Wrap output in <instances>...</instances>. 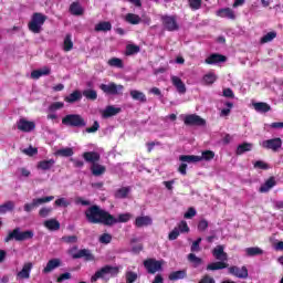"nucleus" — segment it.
<instances>
[{"label": "nucleus", "instance_id": "54", "mask_svg": "<svg viewBox=\"0 0 283 283\" xmlns=\"http://www.w3.org/2000/svg\"><path fill=\"white\" fill-rule=\"evenodd\" d=\"M54 205H55V207H64V208H66V207H70L72 205V202L70 200H67V199L62 197V198L56 199L54 201Z\"/></svg>", "mask_w": 283, "mask_h": 283}, {"label": "nucleus", "instance_id": "30", "mask_svg": "<svg viewBox=\"0 0 283 283\" xmlns=\"http://www.w3.org/2000/svg\"><path fill=\"white\" fill-rule=\"evenodd\" d=\"M130 96L133 101H139V103H147V96L145 95V93L140 91H136V90L130 91Z\"/></svg>", "mask_w": 283, "mask_h": 283}, {"label": "nucleus", "instance_id": "41", "mask_svg": "<svg viewBox=\"0 0 283 283\" xmlns=\"http://www.w3.org/2000/svg\"><path fill=\"white\" fill-rule=\"evenodd\" d=\"M74 48V42H72V34H66L63 41L64 52H70Z\"/></svg>", "mask_w": 283, "mask_h": 283}, {"label": "nucleus", "instance_id": "53", "mask_svg": "<svg viewBox=\"0 0 283 283\" xmlns=\"http://www.w3.org/2000/svg\"><path fill=\"white\" fill-rule=\"evenodd\" d=\"M63 107H65L63 102H54L49 106V112H59V109H63Z\"/></svg>", "mask_w": 283, "mask_h": 283}, {"label": "nucleus", "instance_id": "22", "mask_svg": "<svg viewBox=\"0 0 283 283\" xmlns=\"http://www.w3.org/2000/svg\"><path fill=\"white\" fill-rule=\"evenodd\" d=\"M122 108L116 106H107L103 112L102 116L103 118H112V116H116L117 114H120Z\"/></svg>", "mask_w": 283, "mask_h": 283}, {"label": "nucleus", "instance_id": "25", "mask_svg": "<svg viewBox=\"0 0 283 283\" xmlns=\"http://www.w3.org/2000/svg\"><path fill=\"white\" fill-rule=\"evenodd\" d=\"M212 255L216 258V260H221V262L227 260V253L224 252V247L222 245H217L212 251Z\"/></svg>", "mask_w": 283, "mask_h": 283}, {"label": "nucleus", "instance_id": "39", "mask_svg": "<svg viewBox=\"0 0 283 283\" xmlns=\"http://www.w3.org/2000/svg\"><path fill=\"white\" fill-rule=\"evenodd\" d=\"M107 65L109 67H117L118 70H123L125 67V64H123V60L119 57H112L107 61Z\"/></svg>", "mask_w": 283, "mask_h": 283}, {"label": "nucleus", "instance_id": "63", "mask_svg": "<svg viewBox=\"0 0 283 283\" xmlns=\"http://www.w3.org/2000/svg\"><path fill=\"white\" fill-rule=\"evenodd\" d=\"M199 283H216V280L209 275H205Z\"/></svg>", "mask_w": 283, "mask_h": 283}, {"label": "nucleus", "instance_id": "9", "mask_svg": "<svg viewBox=\"0 0 283 283\" xmlns=\"http://www.w3.org/2000/svg\"><path fill=\"white\" fill-rule=\"evenodd\" d=\"M261 147H263V149H271L272 151H277L279 149H282V138L276 137L263 140L261 143Z\"/></svg>", "mask_w": 283, "mask_h": 283}, {"label": "nucleus", "instance_id": "32", "mask_svg": "<svg viewBox=\"0 0 283 283\" xmlns=\"http://www.w3.org/2000/svg\"><path fill=\"white\" fill-rule=\"evenodd\" d=\"M130 192H132L130 187H122L115 191V198L117 199L127 198V196H129Z\"/></svg>", "mask_w": 283, "mask_h": 283}, {"label": "nucleus", "instance_id": "6", "mask_svg": "<svg viewBox=\"0 0 283 283\" xmlns=\"http://www.w3.org/2000/svg\"><path fill=\"white\" fill-rule=\"evenodd\" d=\"M163 264H165V261L163 260L147 259L144 261V266L150 275H155V273L163 271Z\"/></svg>", "mask_w": 283, "mask_h": 283}, {"label": "nucleus", "instance_id": "56", "mask_svg": "<svg viewBox=\"0 0 283 283\" xmlns=\"http://www.w3.org/2000/svg\"><path fill=\"white\" fill-rule=\"evenodd\" d=\"M200 242H202V238H198L191 245L190 251L192 253H198L200 251Z\"/></svg>", "mask_w": 283, "mask_h": 283}, {"label": "nucleus", "instance_id": "19", "mask_svg": "<svg viewBox=\"0 0 283 283\" xmlns=\"http://www.w3.org/2000/svg\"><path fill=\"white\" fill-rule=\"evenodd\" d=\"M51 72H52V69L50 66H43L39 70H34L31 73V78H34L36 81L41 78V76H50Z\"/></svg>", "mask_w": 283, "mask_h": 283}, {"label": "nucleus", "instance_id": "61", "mask_svg": "<svg viewBox=\"0 0 283 283\" xmlns=\"http://www.w3.org/2000/svg\"><path fill=\"white\" fill-rule=\"evenodd\" d=\"M254 167H255V169H269V164H266L262 160H258L254 163Z\"/></svg>", "mask_w": 283, "mask_h": 283}, {"label": "nucleus", "instance_id": "14", "mask_svg": "<svg viewBox=\"0 0 283 283\" xmlns=\"http://www.w3.org/2000/svg\"><path fill=\"white\" fill-rule=\"evenodd\" d=\"M36 127V124L34 122H30L25 118H21L20 120L17 122V128L20 132H33V129Z\"/></svg>", "mask_w": 283, "mask_h": 283}, {"label": "nucleus", "instance_id": "59", "mask_svg": "<svg viewBox=\"0 0 283 283\" xmlns=\"http://www.w3.org/2000/svg\"><path fill=\"white\" fill-rule=\"evenodd\" d=\"M178 235H180V230L175 228L169 234L168 240H178Z\"/></svg>", "mask_w": 283, "mask_h": 283}, {"label": "nucleus", "instance_id": "7", "mask_svg": "<svg viewBox=\"0 0 283 283\" xmlns=\"http://www.w3.org/2000/svg\"><path fill=\"white\" fill-rule=\"evenodd\" d=\"M63 125H69L70 127H85L87 123H85V119L78 114H70L66 115L62 119Z\"/></svg>", "mask_w": 283, "mask_h": 283}, {"label": "nucleus", "instance_id": "64", "mask_svg": "<svg viewBox=\"0 0 283 283\" xmlns=\"http://www.w3.org/2000/svg\"><path fill=\"white\" fill-rule=\"evenodd\" d=\"M270 127L272 129H283V122H274V123L270 124Z\"/></svg>", "mask_w": 283, "mask_h": 283}, {"label": "nucleus", "instance_id": "28", "mask_svg": "<svg viewBox=\"0 0 283 283\" xmlns=\"http://www.w3.org/2000/svg\"><path fill=\"white\" fill-rule=\"evenodd\" d=\"M45 229H49V231H59L61 229V223L56 219H49L44 221Z\"/></svg>", "mask_w": 283, "mask_h": 283}, {"label": "nucleus", "instance_id": "47", "mask_svg": "<svg viewBox=\"0 0 283 283\" xmlns=\"http://www.w3.org/2000/svg\"><path fill=\"white\" fill-rule=\"evenodd\" d=\"M188 6L192 11L200 10L202 8V0H188Z\"/></svg>", "mask_w": 283, "mask_h": 283}, {"label": "nucleus", "instance_id": "18", "mask_svg": "<svg viewBox=\"0 0 283 283\" xmlns=\"http://www.w3.org/2000/svg\"><path fill=\"white\" fill-rule=\"evenodd\" d=\"M153 223H154V220L149 216H142L135 219V227H137L138 229L143 227H149Z\"/></svg>", "mask_w": 283, "mask_h": 283}, {"label": "nucleus", "instance_id": "44", "mask_svg": "<svg viewBox=\"0 0 283 283\" xmlns=\"http://www.w3.org/2000/svg\"><path fill=\"white\" fill-rule=\"evenodd\" d=\"M57 156H63L64 158H70L74 156V150L71 147L61 148L56 151Z\"/></svg>", "mask_w": 283, "mask_h": 283}, {"label": "nucleus", "instance_id": "40", "mask_svg": "<svg viewBox=\"0 0 283 283\" xmlns=\"http://www.w3.org/2000/svg\"><path fill=\"white\" fill-rule=\"evenodd\" d=\"M54 200V196H49V197H42V198H35L32 200L34 207H41V205H45L48 202H52Z\"/></svg>", "mask_w": 283, "mask_h": 283}, {"label": "nucleus", "instance_id": "8", "mask_svg": "<svg viewBox=\"0 0 283 283\" xmlns=\"http://www.w3.org/2000/svg\"><path fill=\"white\" fill-rule=\"evenodd\" d=\"M69 253L73 260H80L81 258H83L86 262H94L95 260L94 254H92V251L88 249L77 250L76 248H73Z\"/></svg>", "mask_w": 283, "mask_h": 283}, {"label": "nucleus", "instance_id": "26", "mask_svg": "<svg viewBox=\"0 0 283 283\" xmlns=\"http://www.w3.org/2000/svg\"><path fill=\"white\" fill-rule=\"evenodd\" d=\"M218 81V75L213 72H209L203 77L201 78V84L202 85H213Z\"/></svg>", "mask_w": 283, "mask_h": 283}, {"label": "nucleus", "instance_id": "4", "mask_svg": "<svg viewBox=\"0 0 283 283\" xmlns=\"http://www.w3.org/2000/svg\"><path fill=\"white\" fill-rule=\"evenodd\" d=\"M33 238L34 232L32 230H27L22 232L20 228H15L13 231L9 232V234L4 239V242H10V240L23 242L24 240H32Z\"/></svg>", "mask_w": 283, "mask_h": 283}, {"label": "nucleus", "instance_id": "51", "mask_svg": "<svg viewBox=\"0 0 283 283\" xmlns=\"http://www.w3.org/2000/svg\"><path fill=\"white\" fill-rule=\"evenodd\" d=\"M188 260H189V262H191V264H193L195 268H198V266H200V264H202V259L198 258L193 253H190L188 255Z\"/></svg>", "mask_w": 283, "mask_h": 283}, {"label": "nucleus", "instance_id": "58", "mask_svg": "<svg viewBox=\"0 0 283 283\" xmlns=\"http://www.w3.org/2000/svg\"><path fill=\"white\" fill-rule=\"evenodd\" d=\"M177 229H179L180 233H189V226L187 224V221H181Z\"/></svg>", "mask_w": 283, "mask_h": 283}, {"label": "nucleus", "instance_id": "2", "mask_svg": "<svg viewBox=\"0 0 283 283\" xmlns=\"http://www.w3.org/2000/svg\"><path fill=\"white\" fill-rule=\"evenodd\" d=\"M118 273H120V268L105 265L95 272V274L91 277V282L94 283L97 282V280H109L111 277L116 276Z\"/></svg>", "mask_w": 283, "mask_h": 283}, {"label": "nucleus", "instance_id": "48", "mask_svg": "<svg viewBox=\"0 0 283 283\" xmlns=\"http://www.w3.org/2000/svg\"><path fill=\"white\" fill-rule=\"evenodd\" d=\"M275 36H277V33L275 31H271L261 38V43H271Z\"/></svg>", "mask_w": 283, "mask_h": 283}, {"label": "nucleus", "instance_id": "38", "mask_svg": "<svg viewBox=\"0 0 283 283\" xmlns=\"http://www.w3.org/2000/svg\"><path fill=\"white\" fill-rule=\"evenodd\" d=\"M112 30V23L107 21L99 22L95 25V32H109Z\"/></svg>", "mask_w": 283, "mask_h": 283}, {"label": "nucleus", "instance_id": "23", "mask_svg": "<svg viewBox=\"0 0 283 283\" xmlns=\"http://www.w3.org/2000/svg\"><path fill=\"white\" fill-rule=\"evenodd\" d=\"M83 158L86 163H92V165L101 160V155L96 151H86L83 154Z\"/></svg>", "mask_w": 283, "mask_h": 283}, {"label": "nucleus", "instance_id": "37", "mask_svg": "<svg viewBox=\"0 0 283 283\" xmlns=\"http://www.w3.org/2000/svg\"><path fill=\"white\" fill-rule=\"evenodd\" d=\"M70 12H71V14H74L75 17H81V14H83L84 10H83V7H81V4L78 2H73L70 6Z\"/></svg>", "mask_w": 283, "mask_h": 283}, {"label": "nucleus", "instance_id": "31", "mask_svg": "<svg viewBox=\"0 0 283 283\" xmlns=\"http://www.w3.org/2000/svg\"><path fill=\"white\" fill-rule=\"evenodd\" d=\"M142 19L140 15L135 14V13H127L125 15V22L130 23V25H138L140 23Z\"/></svg>", "mask_w": 283, "mask_h": 283}, {"label": "nucleus", "instance_id": "43", "mask_svg": "<svg viewBox=\"0 0 283 283\" xmlns=\"http://www.w3.org/2000/svg\"><path fill=\"white\" fill-rule=\"evenodd\" d=\"M222 269H227V263L224 262H214V263H210L207 266L208 271H220Z\"/></svg>", "mask_w": 283, "mask_h": 283}, {"label": "nucleus", "instance_id": "12", "mask_svg": "<svg viewBox=\"0 0 283 283\" xmlns=\"http://www.w3.org/2000/svg\"><path fill=\"white\" fill-rule=\"evenodd\" d=\"M228 272L230 275H234V277H239L240 280H247V277H249V270L247 266H230Z\"/></svg>", "mask_w": 283, "mask_h": 283}, {"label": "nucleus", "instance_id": "46", "mask_svg": "<svg viewBox=\"0 0 283 283\" xmlns=\"http://www.w3.org/2000/svg\"><path fill=\"white\" fill-rule=\"evenodd\" d=\"M14 209L13 201H7L6 203L0 206V213H8V211H12Z\"/></svg>", "mask_w": 283, "mask_h": 283}, {"label": "nucleus", "instance_id": "20", "mask_svg": "<svg viewBox=\"0 0 283 283\" xmlns=\"http://www.w3.org/2000/svg\"><path fill=\"white\" fill-rule=\"evenodd\" d=\"M217 17H221V19H230L231 21H235V12L231 8H223L217 11Z\"/></svg>", "mask_w": 283, "mask_h": 283}, {"label": "nucleus", "instance_id": "57", "mask_svg": "<svg viewBox=\"0 0 283 283\" xmlns=\"http://www.w3.org/2000/svg\"><path fill=\"white\" fill-rule=\"evenodd\" d=\"M99 242L102 244H109L112 242V235L109 233H104L99 237Z\"/></svg>", "mask_w": 283, "mask_h": 283}, {"label": "nucleus", "instance_id": "34", "mask_svg": "<svg viewBox=\"0 0 283 283\" xmlns=\"http://www.w3.org/2000/svg\"><path fill=\"white\" fill-rule=\"evenodd\" d=\"M105 166L101 165V164H93L91 166V171L93 174V176H103V174H105Z\"/></svg>", "mask_w": 283, "mask_h": 283}, {"label": "nucleus", "instance_id": "1", "mask_svg": "<svg viewBox=\"0 0 283 283\" xmlns=\"http://www.w3.org/2000/svg\"><path fill=\"white\" fill-rule=\"evenodd\" d=\"M85 216L91 224H107L112 226L116 220L109 212L101 209L98 206H92L85 211Z\"/></svg>", "mask_w": 283, "mask_h": 283}, {"label": "nucleus", "instance_id": "49", "mask_svg": "<svg viewBox=\"0 0 283 283\" xmlns=\"http://www.w3.org/2000/svg\"><path fill=\"white\" fill-rule=\"evenodd\" d=\"M140 52V48L138 45L128 44L126 46L127 56H132V54H138Z\"/></svg>", "mask_w": 283, "mask_h": 283}, {"label": "nucleus", "instance_id": "21", "mask_svg": "<svg viewBox=\"0 0 283 283\" xmlns=\"http://www.w3.org/2000/svg\"><path fill=\"white\" fill-rule=\"evenodd\" d=\"M59 266H61V259H51L42 270V273L46 275L48 273H52L54 269H59Z\"/></svg>", "mask_w": 283, "mask_h": 283}, {"label": "nucleus", "instance_id": "10", "mask_svg": "<svg viewBox=\"0 0 283 283\" xmlns=\"http://www.w3.org/2000/svg\"><path fill=\"white\" fill-rule=\"evenodd\" d=\"M184 123L185 125H196L198 127H203V125H207V120L196 114L185 115Z\"/></svg>", "mask_w": 283, "mask_h": 283}, {"label": "nucleus", "instance_id": "5", "mask_svg": "<svg viewBox=\"0 0 283 283\" xmlns=\"http://www.w3.org/2000/svg\"><path fill=\"white\" fill-rule=\"evenodd\" d=\"M45 21H48V17H45V14L33 13L31 17V21L28 24L30 32H33V34H39Z\"/></svg>", "mask_w": 283, "mask_h": 283}, {"label": "nucleus", "instance_id": "42", "mask_svg": "<svg viewBox=\"0 0 283 283\" xmlns=\"http://www.w3.org/2000/svg\"><path fill=\"white\" fill-rule=\"evenodd\" d=\"M54 159L42 160L39 163L38 167L43 171H48V169H52V167H54Z\"/></svg>", "mask_w": 283, "mask_h": 283}, {"label": "nucleus", "instance_id": "35", "mask_svg": "<svg viewBox=\"0 0 283 283\" xmlns=\"http://www.w3.org/2000/svg\"><path fill=\"white\" fill-rule=\"evenodd\" d=\"M83 98V95L81 94V91H74L70 95H67L64 101L66 103H76V101H81Z\"/></svg>", "mask_w": 283, "mask_h": 283}, {"label": "nucleus", "instance_id": "60", "mask_svg": "<svg viewBox=\"0 0 283 283\" xmlns=\"http://www.w3.org/2000/svg\"><path fill=\"white\" fill-rule=\"evenodd\" d=\"M196 209L189 208L188 211L184 214V218H186V220H191V218L196 217Z\"/></svg>", "mask_w": 283, "mask_h": 283}, {"label": "nucleus", "instance_id": "36", "mask_svg": "<svg viewBox=\"0 0 283 283\" xmlns=\"http://www.w3.org/2000/svg\"><path fill=\"white\" fill-rule=\"evenodd\" d=\"M253 149V144L251 143H243L238 146L237 148V155L242 156V154H247V151H251Z\"/></svg>", "mask_w": 283, "mask_h": 283}, {"label": "nucleus", "instance_id": "50", "mask_svg": "<svg viewBox=\"0 0 283 283\" xmlns=\"http://www.w3.org/2000/svg\"><path fill=\"white\" fill-rule=\"evenodd\" d=\"M136 280H138V273L132 270L126 271V283H134Z\"/></svg>", "mask_w": 283, "mask_h": 283}, {"label": "nucleus", "instance_id": "45", "mask_svg": "<svg viewBox=\"0 0 283 283\" xmlns=\"http://www.w3.org/2000/svg\"><path fill=\"white\" fill-rule=\"evenodd\" d=\"M114 222L113 224H116L118 222H129V220H132V213L129 212H126V213H122V214H118V218H114Z\"/></svg>", "mask_w": 283, "mask_h": 283}, {"label": "nucleus", "instance_id": "24", "mask_svg": "<svg viewBox=\"0 0 283 283\" xmlns=\"http://www.w3.org/2000/svg\"><path fill=\"white\" fill-rule=\"evenodd\" d=\"M275 177H270L259 189L261 193H268L273 187H275Z\"/></svg>", "mask_w": 283, "mask_h": 283}, {"label": "nucleus", "instance_id": "16", "mask_svg": "<svg viewBox=\"0 0 283 283\" xmlns=\"http://www.w3.org/2000/svg\"><path fill=\"white\" fill-rule=\"evenodd\" d=\"M226 61H227V56L214 53L209 55L205 60V63H207V65H218V63H224Z\"/></svg>", "mask_w": 283, "mask_h": 283}, {"label": "nucleus", "instance_id": "29", "mask_svg": "<svg viewBox=\"0 0 283 283\" xmlns=\"http://www.w3.org/2000/svg\"><path fill=\"white\" fill-rule=\"evenodd\" d=\"M252 105L255 112H259L260 114H266V112H271V105L264 102L253 103Z\"/></svg>", "mask_w": 283, "mask_h": 283}, {"label": "nucleus", "instance_id": "62", "mask_svg": "<svg viewBox=\"0 0 283 283\" xmlns=\"http://www.w3.org/2000/svg\"><path fill=\"white\" fill-rule=\"evenodd\" d=\"M36 148L34 147H29L22 150V154H25L27 156H34L36 154Z\"/></svg>", "mask_w": 283, "mask_h": 283}, {"label": "nucleus", "instance_id": "55", "mask_svg": "<svg viewBox=\"0 0 283 283\" xmlns=\"http://www.w3.org/2000/svg\"><path fill=\"white\" fill-rule=\"evenodd\" d=\"M52 213V208L51 207H43L39 210V217L40 218H48Z\"/></svg>", "mask_w": 283, "mask_h": 283}, {"label": "nucleus", "instance_id": "17", "mask_svg": "<svg viewBox=\"0 0 283 283\" xmlns=\"http://www.w3.org/2000/svg\"><path fill=\"white\" fill-rule=\"evenodd\" d=\"M171 83L174 87H176L177 92L179 94H186L187 86L182 83V80L176 75L170 76Z\"/></svg>", "mask_w": 283, "mask_h": 283}, {"label": "nucleus", "instance_id": "15", "mask_svg": "<svg viewBox=\"0 0 283 283\" xmlns=\"http://www.w3.org/2000/svg\"><path fill=\"white\" fill-rule=\"evenodd\" d=\"M99 88L105 94L116 95V94H118V92H120V90H123V85H116L115 83L101 84Z\"/></svg>", "mask_w": 283, "mask_h": 283}, {"label": "nucleus", "instance_id": "13", "mask_svg": "<svg viewBox=\"0 0 283 283\" xmlns=\"http://www.w3.org/2000/svg\"><path fill=\"white\" fill-rule=\"evenodd\" d=\"M32 269H34V264H32V262L24 263L21 271L17 273V280H30Z\"/></svg>", "mask_w": 283, "mask_h": 283}, {"label": "nucleus", "instance_id": "11", "mask_svg": "<svg viewBox=\"0 0 283 283\" xmlns=\"http://www.w3.org/2000/svg\"><path fill=\"white\" fill-rule=\"evenodd\" d=\"M163 25L165 30H168V32H174L178 30V22L176 21V17L174 15H164L161 18Z\"/></svg>", "mask_w": 283, "mask_h": 283}, {"label": "nucleus", "instance_id": "52", "mask_svg": "<svg viewBox=\"0 0 283 283\" xmlns=\"http://www.w3.org/2000/svg\"><path fill=\"white\" fill-rule=\"evenodd\" d=\"M83 96H85V98H88L90 101H96V98H98V94L94 90H85L83 92Z\"/></svg>", "mask_w": 283, "mask_h": 283}, {"label": "nucleus", "instance_id": "3", "mask_svg": "<svg viewBox=\"0 0 283 283\" xmlns=\"http://www.w3.org/2000/svg\"><path fill=\"white\" fill-rule=\"evenodd\" d=\"M213 158H216V153H213L212 150H206L201 153V156H196V155H181L179 157V160L181 163H201V160H213Z\"/></svg>", "mask_w": 283, "mask_h": 283}, {"label": "nucleus", "instance_id": "27", "mask_svg": "<svg viewBox=\"0 0 283 283\" xmlns=\"http://www.w3.org/2000/svg\"><path fill=\"white\" fill-rule=\"evenodd\" d=\"M185 277H187L186 270L175 271L168 275V280H170V282H177V280H185Z\"/></svg>", "mask_w": 283, "mask_h": 283}, {"label": "nucleus", "instance_id": "33", "mask_svg": "<svg viewBox=\"0 0 283 283\" xmlns=\"http://www.w3.org/2000/svg\"><path fill=\"white\" fill-rule=\"evenodd\" d=\"M244 251H245V255H248V258H253L255 255H262V253H264V250L260 249L259 247L247 248Z\"/></svg>", "mask_w": 283, "mask_h": 283}]
</instances>
